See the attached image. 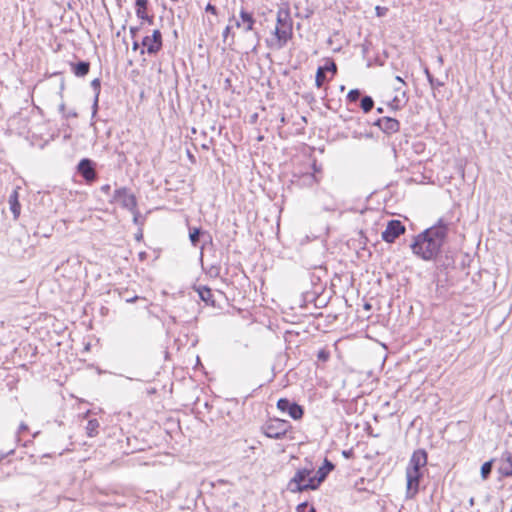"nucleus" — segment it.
Returning <instances> with one entry per match:
<instances>
[{
	"mask_svg": "<svg viewBox=\"0 0 512 512\" xmlns=\"http://www.w3.org/2000/svg\"><path fill=\"white\" fill-rule=\"evenodd\" d=\"M361 96L359 89H352L347 94V100L350 102H356Z\"/></svg>",
	"mask_w": 512,
	"mask_h": 512,
	"instance_id": "obj_29",
	"label": "nucleus"
},
{
	"mask_svg": "<svg viewBox=\"0 0 512 512\" xmlns=\"http://www.w3.org/2000/svg\"><path fill=\"white\" fill-rule=\"evenodd\" d=\"M327 72H331L332 76L337 73V65L331 58H327L323 66H319L316 71L315 84L318 88H321L327 81Z\"/></svg>",
	"mask_w": 512,
	"mask_h": 512,
	"instance_id": "obj_9",
	"label": "nucleus"
},
{
	"mask_svg": "<svg viewBox=\"0 0 512 512\" xmlns=\"http://www.w3.org/2000/svg\"><path fill=\"white\" fill-rule=\"evenodd\" d=\"M309 505L307 502H303V503H300L299 505H297L296 507V511L297 512H308L309 510Z\"/></svg>",
	"mask_w": 512,
	"mask_h": 512,
	"instance_id": "obj_35",
	"label": "nucleus"
},
{
	"mask_svg": "<svg viewBox=\"0 0 512 512\" xmlns=\"http://www.w3.org/2000/svg\"><path fill=\"white\" fill-rule=\"evenodd\" d=\"M360 107L363 110V112L368 113L370 112L374 107V100L371 96H364L361 99Z\"/></svg>",
	"mask_w": 512,
	"mask_h": 512,
	"instance_id": "obj_24",
	"label": "nucleus"
},
{
	"mask_svg": "<svg viewBox=\"0 0 512 512\" xmlns=\"http://www.w3.org/2000/svg\"><path fill=\"white\" fill-rule=\"evenodd\" d=\"M55 423H57V424H58V426H62V425H63V422H62V421L55 420Z\"/></svg>",
	"mask_w": 512,
	"mask_h": 512,
	"instance_id": "obj_57",
	"label": "nucleus"
},
{
	"mask_svg": "<svg viewBox=\"0 0 512 512\" xmlns=\"http://www.w3.org/2000/svg\"><path fill=\"white\" fill-rule=\"evenodd\" d=\"M230 20H235V26L237 28H242L244 32L253 31L256 23L253 14L243 8L240 10L239 19H235L233 16Z\"/></svg>",
	"mask_w": 512,
	"mask_h": 512,
	"instance_id": "obj_11",
	"label": "nucleus"
},
{
	"mask_svg": "<svg viewBox=\"0 0 512 512\" xmlns=\"http://www.w3.org/2000/svg\"><path fill=\"white\" fill-rule=\"evenodd\" d=\"M130 212L133 214V221H134V223L135 224H141L139 222L141 214H140L139 210L137 209V207H135V210H130Z\"/></svg>",
	"mask_w": 512,
	"mask_h": 512,
	"instance_id": "obj_34",
	"label": "nucleus"
},
{
	"mask_svg": "<svg viewBox=\"0 0 512 512\" xmlns=\"http://www.w3.org/2000/svg\"><path fill=\"white\" fill-rule=\"evenodd\" d=\"M149 37L152 40V42L156 43L157 45H159L162 48L163 43H162V34H161L160 30H158V29L154 30L152 35Z\"/></svg>",
	"mask_w": 512,
	"mask_h": 512,
	"instance_id": "obj_28",
	"label": "nucleus"
},
{
	"mask_svg": "<svg viewBox=\"0 0 512 512\" xmlns=\"http://www.w3.org/2000/svg\"><path fill=\"white\" fill-rule=\"evenodd\" d=\"M422 471H416L411 469H406V479H407V494L413 496L418 492L419 489V481L422 477Z\"/></svg>",
	"mask_w": 512,
	"mask_h": 512,
	"instance_id": "obj_12",
	"label": "nucleus"
},
{
	"mask_svg": "<svg viewBox=\"0 0 512 512\" xmlns=\"http://www.w3.org/2000/svg\"><path fill=\"white\" fill-rule=\"evenodd\" d=\"M405 232V226L399 220H390L386 229L382 232V239L387 243H393Z\"/></svg>",
	"mask_w": 512,
	"mask_h": 512,
	"instance_id": "obj_8",
	"label": "nucleus"
},
{
	"mask_svg": "<svg viewBox=\"0 0 512 512\" xmlns=\"http://www.w3.org/2000/svg\"><path fill=\"white\" fill-rule=\"evenodd\" d=\"M254 35H255V38H256V43L253 45L252 51L256 52L257 47L259 46V42H260V35H259L258 32H254Z\"/></svg>",
	"mask_w": 512,
	"mask_h": 512,
	"instance_id": "obj_39",
	"label": "nucleus"
},
{
	"mask_svg": "<svg viewBox=\"0 0 512 512\" xmlns=\"http://www.w3.org/2000/svg\"><path fill=\"white\" fill-rule=\"evenodd\" d=\"M333 469H334V464L331 461H329L327 458H325L323 466L320 467L316 472V475H317V478L319 479V481L323 482L326 479L329 472H331Z\"/></svg>",
	"mask_w": 512,
	"mask_h": 512,
	"instance_id": "obj_20",
	"label": "nucleus"
},
{
	"mask_svg": "<svg viewBox=\"0 0 512 512\" xmlns=\"http://www.w3.org/2000/svg\"><path fill=\"white\" fill-rule=\"evenodd\" d=\"M138 18H139V19H141L142 21H146V22H148L150 25H152V24H153V22H154V17H153V16L148 15V13H147V12H145V13L142 15V17H138Z\"/></svg>",
	"mask_w": 512,
	"mask_h": 512,
	"instance_id": "obj_36",
	"label": "nucleus"
},
{
	"mask_svg": "<svg viewBox=\"0 0 512 512\" xmlns=\"http://www.w3.org/2000/svg\"><path fill=\"white\" fill-rule=\"evenodd\" d=\"M273 35L275 38L272 41L267 40V45L275 49L284 48L293 36V20L288 3H283L277 11Z\"/></svg>",
	"mask_w": 512,
	"mask_h": 512,
	"instance_id": "obj_2",
	"label": "nucleus"
},
{
	"mask_svg": "<svg viewBox=\"0 0 512 512\" xmlns=\"http://www.w3.org/2000/svg\"><path fill=\"white\" fill-rule=\"evenodd\" d=\"M65 118L69 117H77V113L74 111L69 112L68 114L64 115Z\"/></svg>",
	"mask_w": 512,
	"mask_h": 512,
	"instance_id": "obj_48",
	"label": "nucleus"
},
{
	"mask_svg": "<svg viewBox=\"0 0 512 512\" xmlns=\"http://www.w3.org/2000/svg\"><path fill=\"white\" fill-rule=\"evenodd\" d=\"M313 168H314V171H315V172H317V171H318V169H317V167H316V164H315V163L313 164Z\"/></svg>",
	"mask_w": 512,
	"mask_h": 512,
	"instance_id": "obj_59",
	"label": "nucleus"
},
{
	"mask_svg": "<svg viewBox=\"0 0 512 512\" xmlns=\"http://www.w3.org/2000/svg\"><path fill=\"white\" fill-rule=\"evenodd\" d=\"M140 28L139 27H130L129 31H130V34H131V37L132 38H136L138 32H139Z\"/></svg>",
	"mask_w": 512,
	"mask_h": 512,
	"instance_id": "obj_41",
	"label": "nucleus"
},
{
	"mask_svg": "<svg viewBox=\"0 0 512 512\" xmlns=\"http://www.w3.org/2000/svg\"><path fill=\"white\" fill-rule=\"evenodd\" d=\"M91 87L94 90L95 95H97V97H99L100 89H101L100 79L96 78V79L92 80L91 81Z\"/></svg>",
	"mask_w": 512,
	"mask_h": 512,
	"instance_id": "obj_30",
	"label": "nucleus"
},
{
	"mask_svg": "<svg viewBox=\"0 0 512 512\" xmlns=\"http://www.w3.org/2000/svg\"><path fill=\"white\" fill-rule=\"evenodd\" d=\"M196 291L202 301H204L208 305L215 306L213 293L209 287L200 285L196 288Z\"/></svg>",
	"mask_w": 512,
	"mask_h": 512,
	"instance_id": "obj_17",
	"label": "nucleus"
},
{
	"mask_svg": "<svg viewBox=\"0 0 512 512\" xmlns=\"http://www.w3.org/2000/svg\"><path fill=\"white\" fill-rule=\"evenodd\" d=\"M230 33H231V26H226L223 33H222V37H223V42L226 43L228 42L229 38H230V42H229V45H232L234 43V34H232L230 36Z\"/></svg>",
	"mask_w": 512,
	"mask_h": 512,
	"instance_id": "obj_27",
	"label": "nucleus"
},
{
	"mask_svg": "<svg viewBox=\"0 0 512 512\" xmlns=\"http://www.w3.org/2000/svg\"><path fill=\"white\" fill-rule=\"evenodd\" d=\"M100 424L97 419H90L86 426V434L89 437H95L98 434Z\"/></svg>",
	"mask_w": 512,
	"mask_h": 512,
	"instance_id": "obj_23",
	"label": "nucleus"
},
{
	"mask_svg": "<svg viewBox=\"0 0 512 512\" xmlns=\"http://www.w3.org/2000/svg\"><path fill=\"white\" fill-rule=\"evenodd\" d=\"M438 62H440V63L443 62V58L441 56L438 58Z\"/></svg>",
	"mask_w": 512,
	"mask_h": 512,
	"instance_id": "obj_60",
	"label": "nucleus"
},
{
	"mask_svg": "<svg viewBox=\"0 0 512 512\" xmlns=\"http://www.w3.org/2000/svg\"><path fill=\"white\" fill-rule=\"evenodd\" d=\"M202 148L208 150L210 148L209 144H202Z\"/></svg>",
	"mask_w": 512,
	"mask_h": 512,
	"instance_id": "obj_54",
	"label": "nucleus"
},
{
	"mask_svg": "<svg viewBox=\"0 0 512 512\" xmlns=\"http://www.w3.org/2000/svg\"><path fill=\"white\" fill-rule=\"evenodd\" d=\"M310 178L313 179L314 181H317L314 175H311Z\"/></svg>",
	"mask_w": 512,
	"mask_h": 512,
	"instance_id": "obj_61",
	"label": "nucleus"
},
{
	"mask_svg": "<svg viewBox=\"0 0 512 512\" xmlns=\"http://www.w3.org/2000/svg\"><path fill=\"white\" fill-rule=\"evenodd\" d=\"M137 299H138V297H137V296H134V297H132V298H127V299H126V301H127V302H135Z\"/></svg>",
	"mask_w": 512,
	"mask_h": 512,
	"instance_id": "obj_51",
	"label": "nucleus"
},
{
	"mask_svg": "<svg viewBox=\"0 0 512 512\" xmlns=\"http://www.w3.org/2000/svg\"><path fill=\"white\" fill-rule=\"evenodd\" d=\"M210 273H211V274H212V273H214V275H216V276H217V275H218V273H219V268H218V267H215V266H212V267L210 268Z\"/></svg>",
	"mask_w": 512,
	"mask_h": 512,
	"instance_id": "obj_46",
	"label": "nucleus"
},
{
	"mask_svg": "<svg viewBox=\"0 0 512 512\" xmlns=\"http://www.w3.org/2000/svg\"><path fill=\"white\" fill-rule=\"evenodd\" d=\"M493 462H494V460L491 459V460L485 462L481 466V476L483 479H487L489 477V475L491 474V471L493 468Z\"/></svg>",
	"mask_w": 512,
	"mask_h": 512,
	"instance_id": "obj_26",
	"label": "nucleus"
},
{
	"mask_svg": "<svg viewBox=\"0 0 512 512\" xmlns=\"http://www.w3.org/2000/svg\"><path fill=\"white\" fill-rule=\"evenodd\" d=\"M98 102H99V97H97V95L94 96V100H93V105H92V116L94 117L97 113V110H98Z\"/></svg>",
	"mask_w": 512,
	"mask_h": 512,
	"instance_id": "obj_37",
	"label": "nucleus"
},
{
	"mask_svg": "<svg viewBox=\"0 0 512 512\" xmlns=\"http://www.w3.org/2000/svg\"><path fill=\"white\" fill-rule=\"evenodd\" d=\"M110 189H111V187H110V185H109V184H105V185H103V186L101 187V191H102V192H104V193H106V194H107V193H109Z\"/></svg>",
	"mask_w": 512,
	"mask_h": 512,
	"instance_id": "obj_44",
	"label": "nucleus"
},
{
	"mask_svg": "<svg viewBox=\"0 0 512 512\" xmlns=\"http://www.w3.org/2000/svg\"><path fill=\"white\" fill-rule=\"evenodd\" d=\"M497 462H498L497 471L501 476H503V477L512 476V453H510V452L502 453L501 457L499 459H497Z\"/></svg>",
	"mask_w": 512,
	"mask_h": 512,
	"instance_id": "obj_14",
	"label": "nucleus"
},
{
	"mask_svg": "<svg viewBox=\"0 0 512 512\" xmlns=\"http://www.w3.org/2000/svg\"><path fill=\"white\" fill-rule=\"evenodd\" d=\"M329 357H330V353L326 349H321L317 353V358L320 361L326 362L329 359Z\"/></svg>",
	"mask_w": 512,
	"mask_h": 512,
	"instance_id": "obj_31",
	"label": "nucleus"
},
{
	"mask_svg": "<svg viewBox=\"0 0 512 512\" xmlns=\"http://www.w3.org/2000/svg\"><path fill=\"white\" fill-rule=\"evenodd\" d=\"M14 453V449H11L7 452H0V463L10 454Z\"/></svg>",
	"mask_w": 512,
	"mask_h": 512,
	"instance_id": "obj_40",
	"label": "nucleus"
},
{
	"mask_svg": "<svg viewBox=\"0 0 512 512\" xmlns=\"http://www.w3.org/2000/svg\"><path fill=\"white\" fill-rule=\"evenodd\" d=\"M200 250H201V251H200V258L202 259V258H203L204 245H202V246L200 247Z\"/></svg>",
	"mask_w": 512,
	"mask_h": 512,
	"instance_id": "obj_53",
	"label": "nucleus"
},
{
	"mask_svg": "<svg viewBox=\"0 0 512 512\" xmlns=\"http://www.w3.org/2000/svg\"><path fill=\"white\" fill-rule=\"evenodd\" d=\"M375 12H376V15L378 17H383L387 14L388 12V8L387 7H382V6H376L375 7Z\"/></svg>",
	"mask_w": 512,
	"mask_h": 512,
	"instance_id": "obj_32",
	"label": "nucleus"
},
{
	"mask_svg": "<svg viewBox=\"0 0 512 512\" xmlns=\"http://www.w3.org/2000/svg\"><path fill=\"white\" fill-rule=\"evenodd\" d=\"M205 11H206V12H210V13H212V14H214V15H216V14H217V8H216L214 5H212L211 3H208V4H207V6H206V8H205Z\"/></svg>",
	"mask_w": 512,
	"mask_h": 512,
	"instance_id": "obj_38",
	"label": "nucleus"
},
{
	"mask_svg": "<svg viewBox=\"0 0 512 512\" xmlns=\"http://www.w3.org/2000/svg\"><path fill=\"white\" fill-rule=\"evenodd\" d=\"M321 481L317 478V475L314 476L309 475V478H306L305 485H303L301 488H303V491L305 490H315L319 487Z\"/></svg>",
	"mask_w": 512,
	"mask_h": 512,
	"instance_id": "obj_22",
	"label": "nucleus"
},
{
	"mask_svg": "<svg viewBox=\"0 0 512 512\" xmlns=\"http://www.w3.org/2000/svg\"><path fill=\"white\" fill-rule=\"evenodd\" d=\"M429 84H430L432 89H437L439 87L444 86L445 83L443 81H440L439 79L434 78V79H431Z\"/></svg>",
	"mask_w": 512,
	"mask_h": 512,
	"instance_id": "obj_33",
	"label": "nucleus"
},
{
	"mask_svg": "<svg viewBox=\"0 0 512 512\" xmlns=\"http://www.w3.org/2000/svg\"><path fill=\"white\" fill-rule=\"evenodd\" d=\"M9 205L14 219H17L20 215L21 206L18 201V192L16 190H14L9 196Z\"/></svg>",
	"mask_w": 512,
	"mask_h": 512,
	"instance_id": "obj_18",
	"label": "nucleus"
},
{
	"mask_svg": "<svg viewBox=\"0 0 512 512\" xmlns=\"http://www.w3.org/2000/svg\"><path fill=\"white\" fill-rule=\"evenodd\" d=\"M395 80L398 81L401 85H406L405 81L400 76H396Z\"/></svg>",
	"mask_w": 512,
	"mask_h": 512,
	"instance_id": "obj_49",
	"label": "nucleus"
},
{
	"mask_svg": "<svg viewBox=\"0 0 512 512\" xmlns=\"http://www.w3.org/2000/svg\"><path fill=\"white\" fill-rule=\"evenodd\" d=\"M291 429L288 421L277 418L270 419L261 428L263 434L271 439H282Z\"/></svg>",
	"mask_w": 512,
	"mask_h": 512,
	"instance_id": "obj_3",
	"label": "nucleus"
},
{
	"mask_svg": "<svg viewBox=\"0 0 512 512\" xmlns=\"http://www.w3.org/2000/svg\"><path fill=\"white\" fill-rule=\"evenodd\" d=\"M313 471L314 468L311 463L308 467L298 469L288 483V490L292 493L302 492L303 488L301 487L305 485L306 478H309Z\"/></svg>",
	"mask_w": 512,
	"mask_h": 512,
	"instance_id": "obj_4",
	"label": "nucleus"
},
{
	"mask_svg": "<svg viewBox=\"0 0 512 512\" xmlns=\"http://www.w3.org/2000/svg\"><path fill=\"white\" fill-rule=\"evenodd\" d=\"M59 111H60L61 113H64V111H65V104H64V103L60 104V106H59Z\"/></svg>",
	"mask_w": 512,
	"mask_h": 512,
	"instance_id": "obj_50",
	"label": "nucleus"
},
{
	"mask_svg": "<svg viewBox=\"0 0 512 512\" xmlns=\"http://www.w3.org/2000/svg\"><path fill=\"white\" fill-rule=\"evenodd\" d=\"M373 125L377 126L387 135L397 133L400 130V122L397 119L388 116L378 118L373 122Z\"/></svg>",
	"mask_w": 512,
	"mask_h": 512,
	"instance_id": "obj_10",
	"label": "nucleus"
},
{
	"mask_svg": "<svg viewBox=\"0 0 512 512\" xmlns=\"http://www.w3.org/2000/svg\"><path fill=\"white\" fill-rule=\"evenodd\" d=\"M90 63L87 61H79L72 64V71L77 77H84L89 73Z\"/></svg>",
	"mask_w": 512,
	"mask_h": 512,
	"instance_id": "obj_19",
	"label": "nucleus"
},
{
	"mask_svg": "<svg viewBox=\"0 0 512 512\" xmlns=\"http://www.w3.org/2000/svg\"><path fill=\"white\" fill-rule=\"evenodd\" d=\"M308 512H316V510H315V508H314V507H312V506H311V507L309 508Z\"/></svg>",
	"mask_w": 512,
	"mask_h": 512,
	"instance_id": "obj_58",
	"label": "nucleus"
},
{
	"mask_svg": "<svg viewBox=\"0 0 512 512\" xmlns=\"http://www.w3.org/2000/svg\"><path fill=\"white\" fill-rule=\"evenodd\" d=\"M136 15L137 17H142V15L147 12L148 8V0H136Z\"/></svg>",
	"mask_w": 512,
	"mask_h": 512,
	"instance_id": "obj_25",
	"label": "nucleus"
},
{
	"mask_svg": "<svg viewBox=\"0 0 512 512\" xmlns=\"http://www.w3.org/2000/svg\"><path fill=\"white\" fill-rule=\"evenodd\" d=\"M424 73H425V75H426V78H427L428 82H430V81H431V79H434L433 75L430 73V71H429V69H428V68H425V69H424Z\"/></svg>",
	"mask_w": 512,
	"mask_h": 512,
	"instance_id": "obj_42",
	"label": "nucleus"
},
{
	"mask_svg": "<svg viewBox=\"0 0 512 512\" xmlns=\"http://www.w3.org/2000/svg\"><path fill=\"white\" fill-rule=\"evenodd\" d=\"M342 455L345 457V458H350L352 455H353V451L352 450H344L342 452Z\"/></svg>",
	"mask_w": 512,
	"mask_h": 512,
	"instance_id": "obj_43",
	"label": "nucleus"
},
{
	"mask_svg": "<svg viewBox=\"0 0 512 512\" xmlns=\"http://www.w3.org/2000/svg\"><path fill=\"white\" fill-rule=\"evenodd\" d=\"M402 97L404 98V102L402 103L401 98L399 96H395L389 103L388 106L394 110H400L408 101L406 91H402Z\"/></svg>",
	"mask_w": 512,
	"mask_h": 512,
	"instance_id": "obj_21",
	"label": "nucleus"
},
{
	"mask_svg": "<svg viewBox=\"0 0 512 512\" xmlns=\"http://www.w3.org/2000/svg\"><path fill=\"white\" fill-rule=\"evenodd\" d=\"M202 236H207L209 240H211V236L209 235V233L207 231H204L202 228H189V239L192 246L197 247Z\"/></svg>",
	"mask_w": 512,
	"mask_h": 512,
	"instance_id": "obj_15",
	"label": "nucleus"
},
{
	"mask_svg": "<svg viewBox=\"0 0 512 512\" xmlns=\"http://www.w3.org/2000/svg\"><path fill=\"white\" fill-rule=\"evenodd\" d=\"M27 429H28V426L25 423H21L19 426L18 433H22V432L26 431Z\"/></svg>",
	"mask_w": 512,
	"mask_h": 512,
	"instance_id": "obj_45",
	"label": "nucleus"
},
{
	"mask_svg": "<svg viewBox=\"0 0 512 512\" xmlns=\"http://www.w3.org/2000/svg\"><path fill=\"white\" fill-rule=\"evenodd\" d=\"M142 238V233L140 232L138 235H136V239L140 240Z\"/></svg>",
	"mask_w": 512,
	"mask_h": 512,
	"instance_id": "obj_56",
	"label": "nucleus"
},
{
	"mask_svg": "<svg viewBox=\"0 0 512 512\" xmlns=\"http://www.w3.org/2000/svg\"><path fill=\"white\" fill-rule=\"evenodd\" d=\"M370 308V305L369 304H365V309H369Z\"/></svg>",
	"mask_w": 512,
	"mask_h": 512,
	"instance_id": "obj_62",
	"label": "nucleus"
},
{
	"mask_svg": "<svg viewBox=\"0 0 512 512\" xmlns=\"http://www.w3.org/2000/svg\"><path fill=\"white\" fill-rule=\"evenodd\" d=\"M448 236V224L440 218L437 223L418 234L411 249L425 261L436 259Z\"/></svg>",
	"mask_w": 512,
	"mask_h": 512,
	"instance_id": "obj_1",
	"label": "nucleus"
},
{
	"mask_svg": "<svg viewBox=\"0 0 512 512\" xmlns=\"http://www.w3.org/2000/svg\"><path fill=\"white\" fill-rule=\"evenodd\" d=\"M77 172L88 184L96 181L98 177L96 172V163L89 158H83L80 160L77 165Z\"/></svg>",
	"mask_w": 512,
	"mask_h": 512,
	"instance_id": "obj_6",
	"label": "nucleus"
},
{
	"mask_svg": "<svg viewBox=\"0 0 512 512\" xmlns=\"http://www.w3.org/2000/svg\"><path fill=\"white\" fill-rule=\"evenodd\" d=\"M139 46H140L139 42H138V41H136V40H134L133 45H132V49H133L134 51H136V50H138V49H139Z\"/></svg>",
	"mask_w": 512,
	"mask_h": 512,
	"instance_id": "obj_47",
	"label": "nucleus"
},
{
	"mask_svg": "<svg viewBox=\"0 0 512 512\" xmlns=\"http://www.w3.org/2000/svg\"><path fill=\"white\" fill-rule=\"evenodd\" d=\"M113 201L118 202L127 210H135L137 207V199L135 195L127 187L116 189L113 194Z\"/></svg>",
	"mask_w": 512,
	"mask_h": 512,
	"instance_id": "obj_5",
	"label": "nucleus"
},
{
	"mask_svg": "<svg viewBox=\"0 0 512 512\" xmlns=\"http://www.w3.org/2000/svg\"><path fill=\"white\" fill-rule=\"evenodd\" d=\"M427 464V452L424 449H418L413 452L407 469L421 471Z\"/></svg>",
	"mask_w": 512,
	"mask_h": 512,
	"instance_id": "obj_13",
	"label": "nucleus"
},
{
	"mask_svg": "<svg viewBox=\"0 0 512 512\" xmlns=\"http://www.w3.org/2000/svg\"><path fill=\"white\" fill-rule=\"evenodd\" d=\"M377 112H378V113H383V112H384V109H383L382 107H378V108H377Z\"/></svg>",
	"mask_w": 512,
	"mask_h": 512,
	"instance_id": "obj_55",
	"label": "nucleus"
},
{
	"mask_svg": "<svg viewBox=\"0 0 512 512\" xmlns=\"http://www.w3.org/2000/svg\"><path fill=\"white\" fill-rule=\"evenodd\" d=\"M145 253H140V258H143Z\"/></svg>",
	"mask_w": 512,
	"mask_h": 512,
	"instance_id": "obj_63",
	"label": "nucleus"
},
{
	"mask_svg": "<svg viewBox=\"0 0 512 512\" xmlns=\"http://www.w3.org/2000/svg\"><path fill=\"white\" fill-rule=\"evenodd\" d=\"M277 408L283 413H288V415L294 420L301 419L304 414L302 406L287 398H280L277 401Z\"/></svg>",
	"mask_w": 512,
	"mask_h": 512,
	"instance_id": "obj_7",
	"label": "nucleus"
},
{
	"mask_svg": "<svg viewBox=\"0 0 512 512\" xmlns=\"http://www.w3.org/2000/svg\"><path fill=\"white\" fill-rule=\"evenodd\" d=\"M394 90H395L396 92L403 91V90H402V87H401L400 85H397L396 87H394Z\"/></svg>",
	"mask_w": 512,
	"mask_h": 512,
	"instance_id": "obj_52",
	"label": "nucleus"
},
{
	"mask_svg": "<svg viewBox=\"0 0 512 512\" xmlns=\"http://www.w3.org/2000/svg\"><path fill=\"white\" fill-rule=\"evenodd\" d=\"M141 44L144 47L140 51L141 54H144L145 52H147L149 55H155L162 49L159 45L152 42V40L150 39L149 36H145L142 39Z\"/></svg>",
	"mask_w": 512,
	"mask_h": 512,
	"instance_id": "obj_16",
	"label": "nucleus"
}]
</instances>
